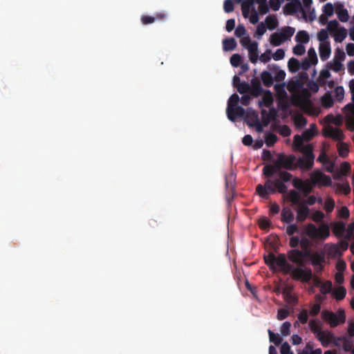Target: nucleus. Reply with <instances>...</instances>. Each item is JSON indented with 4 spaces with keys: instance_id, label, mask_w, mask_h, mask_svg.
<instances>
[{
    "instance_id": "nucleus-1",
    "label": "nucleus",
    "mask_w": 354,
    "mask_h": 354,
    "mask_svg": "<svg viewBox=\"0 0 354 354\" xmlns=\"http://www.w3.org/2000/svg\"><path fill=\"white\" fill-rule=\"evenodd\" d=\"M277 266L280 270L290 274L295 280L308 282L312 279L313 274L310 268H295L293 265L288 263L285 254L281 253L276 257L275 268Z\"/></svg>"
},
{
    "instance_id": "nucleus-2",
    "label": "nucleus",
    "mask_w": 354,
    "mask_h": 354,
    "mask_svg": "<svg viewBox=\"0 0 354 354\" xmlns=\"http://www.w3.org/2000/svg\"><path fill=\"white\" fill-rule=\"evenodd\" d=\"M303 156L297 159V167L302 170L309 171L312 169L314 165L315 155L313 153V147L311 145H306V147L302 152Z\"/></svg>"
},
{
    "instance_id": "nucleus-3",
    "label": "nucleus",
    "mask_w": 354,
    "mask_h": 354,
    "mask_svg": "<svg viewBox=\"0 0 354 354\" xmlns=\"http://www.w3.org/2000/svg\"><path fill=\"white\" fill-rule=\"evenodd\" d=\"M322 317L326 322H328L330 327H336L339 324L344 323L346 316L343 310L339 311L338 315L331 311L323 310Z\"/></svg>"
},
{
    "instance_id": "nucleus-4",
    "label": "nucleus",
    "mask_w": 354,
    "mask_h": 354,
    "mask_svg": "<svg viewBox=\"0 0 354 354\" xmlns=\"http://www.w3.org/2000/svg\"><path fill=\"white\" fill-rule=\"evenodd\" d=\"M256 192L262 198L268 199L270 194L276 193V187L273 185L272 180H266L264 185L261 184L257 185Z\"/></svg>"
},
{
    "instance_id": "nucleus-5",
    "label": "nucleus",
    "mask_w": 354,
    "mask_h": 354,
    "mask_svg": "<svg viewBox=\"0 0 354 354\" xmlns=\"http://www.w3.org/2000/svg\"><path fill=\"white\" fill-rule=\"evenodd\" d=\"M310 180L315 186H330L332 183L330 176L319 170H315L310 174Z\"/></svg>"
},
{
    "instance_id": "nucleus-6",
    "label": "nucleus",
    "mask_w": 354,
    "mask_h": 354,
    "mask_svg": "<svg viewBox=\"0 0 354 354\" xmlns=\"http://www.w3.org/2000/svg\"><path fill=\"white\" fill-rule=\"evenodd\" d=\"M278 157L283 169L292 171L298 167L297 160L295 155L287 156L284 153H279Z\"/></svg>"
},
{
    "instance_id": "nucleus-7",
    "label": "nucleus",
    "mask_w": 354,
    "mask_h": 354,
    "mask_svg": "<svg viewBox=\"0 0 354 354\" xmlns=\"http://www.w3.org/2000/svg\"><path fill=\"white\" fill-rule=\"evenodd\" d=\"M310 261L317 272H322L326 263L325 252L322 250L313 252Z\"/></svg>"
},
{
    "instance_id": "nucleus-8",
    "label": "nucleus",
    "mask_w": 354,
    "mask_h": 354,
    "mask_svg": "<svg viewBox=\"0 0 354 354\" xmlns=\"http://www.w3.org/2000/svg\"><path fill=\"white\" fill-rule=\"evenodd\" d=\"M287 257L291 262L297 266V268H302V267H304L306 263V261H304L303 259L302 251L298 249H292L289 250L287 253Z\"/></svg>"
},
{
    "instance_id": "nucleus-9",
    "label": "nucleus",
    "mask_w": 354,
    "mask_h": 354,
    "mask_svg": "<svg viewBox=\"0 0 354 354\" xmlns=\"http://www.w3.org/2000/svg\"><path fill=\"white\" fill-rule=\"evenodd\" d=\"M324 134L326 137L337 141H342L344 138L343 131L340 129L332 126L326 127L324 129Z\"/></svg>"
},
{
    "instance_id": "nucleus-10",
    "label": "nucleus",
    "mask_w": 354,
    "mask_h": 354,
    "mask_svg": "<svg viewBox=\"0 0 354 354\" xmlns=\"http://www.w3.org/2000/svg\"><path fill=\"white\" fill-rule=\"evenodd\" d=\"M226 113L230 121H235L237 118H242L245 114V109L240 106L227 108Z\"/></svg>"
},
{
    "instance_id": "nucleus-11",
    "label": "nucleus",
    "mask_w": 354,
    "mask_h": 354,
    "mask_svg": "<svg viewBox=\"0 0 354 354\" xmlns=\"http://www.w3.org/2000/svg\"><path fill=\"white\" fill-rule=\"evenodd\" d=\"M265 91L262 88L261 82L257 79H253L251 81V86L250 85L249 94L253 97H259Z\"/></svg>"
},
{
    "instance_id": "nucleus-12",
    "label": "nucleus",
    "mask_w": 354,
    "mask_h": 354,
    "mask_svg": "<svg viewBox=\"0 0 354 354\" xmlns=\"http://www.w3.org/2000/svg\"><path fill=\"white\" fill-rule=\"evenodd\" d=\"M301 8L300 0H292L284 6V12L288 15H294Z\"/></svg>"
},
{
    "instance_id": "nucleus-13",
    "label": "nucleus",
    "mask_w": 354,
    "mask_h": 354,
    "mask_svg": "<svg viewBox=\"0 0 354 354\" xmlns=\"http://www.w3.org/2000/svg\"><path fill=\"white\" fill-rule=\"evenodd\" d=\"M319 57L322 61L328 59L331 53V49L329 42L320 43L319 46Z\"/></svg>"
},
{
    "instance_id": "nucleus-14",
    "label": "nucleus",
    "mask_w": 354,
    "mask_h": 354,
    "mask_svg": "<svg viewBox=\"0 0 354 354\" xmlns=\"http://www.w3.org/2000/svg\"><path fill=\"white\" fill-rule=\"evenodd\" d=\"M248 55L250 62L252 64H256L258 57H259V52H258V43L257 41H252V44L248 46Z\"/></svg>"
},
{
    "instance_id": "nucleus-15",
    "label": "nucleus",
    "mask_w": 354,
    "mask_h": 354,
    "mask_svg": "<svg viewBox=\"0 0 354 354\" xmlns=\"http://www.w3.org/2000/svg\"><path fill=\"white\" fill-rule=\"evenodd\" d=\"M297 220L299 222L304 221L308 216L309 209L304 202L299 205V208L297 211Z\"/></svg>"
},
{
    "instance_id": "nucleus-16",
    "label": "nucleus",
    "mask_w": 354,
    "mask_h": 354,
    "mask_svg": "<svg viewBox=\"0 0 354 354\" xmlns=\"http://www.w3.org/2000/svg\"><path fill=\"white\" fill-rule=\"evenodd\" d=\"M308 326L310 330L315 336H320L322 334V323L319 319H310Z\"/></svg>"
},
{
    "instance_id": "nucleus-17",
    "label": "nucleus",
    "mask_w": 354,
    "mask_h": 354,
    "mask_svg": "<svg viewBox=\"0 0 354 354\" xmlns=\"http://www.w3.org/2000/svg\"><path fill=\"white\" fill-rule=\"evenodd\" d=\"M304 83L297 78L295 80H290L287 84V89L290 93H296L302 88Z\"/></svg>"
},
{
    "instance_id": "nucleus-18",
    "label": "nucleus",
    "mask_w": 354,
    "mask_h": 354,
    "mask_svg": "<svg viewBox=\"0 0 354 354\" xmlns=\"http://www.w3.org/2000/svg\"><path fill=\"white\" fill-rule=\"evenodd\" d=\"M315 337L324 346H327L334 338L333 334L328 330H322L320 336Z\"/></svg>"
},
{
    "instance_id": "nucleus-19",
    "label": "nucleus",
    "mask_w": 354,
    "mask_h": 354,
    "mask_svg": "<svg viewBox=\"0 0 354 354\" xmlns=\"http://www.w3.org/2000/svg\"><path fill=\"white\" fill-rule=\"evenodd\" d=\"M273 103V97L272 93L266 90L263 93L262 99L261 101H259V106H261L262 105L265 106L266 107H270Z\"/></svg>"
},
{
    "instance_id": "nucleus-20",
    "label": "nucleus",
    "mask_w": 354,
    "mask_h": 354,
    "mask_svg": "<svg viewBox=\"0 0 354 354\" xmlns=\"http://www.w3.org/2000/svg\"><path fill=\"white\" fill-rule=\"evenodd\" d=\"M254 4V0H244L241 5L242 14L244 18L249 17L250 9L252 10Z\"/></svg>"
},
{
    "instance_id": "nucleus-21",
    "label": "nucleus",
    "mask_w": 354,
    "mask_h": 354,
    "mask_svg": "<svg viewBox=\"0 0 354 354\" xmlns=\"http://www.w3.org/2000/svg\"><path fill=\"white\" fill-rule=\"evenodd\" d=\"M294 220V214L289 207H283L281 212V221L290 223Z\"/></svg>"
},
{
    "instance_id": "nucleus-22",
    "label": "nucleus",
    "mask_w": 354,
    "mask_h": 354,
    "mask_svg": "<svg viewBox=\"0 0 354 354\" xmlns=\"http://www.w3.org/2000/svg\"><path fill=\"white\" fill-rule=\"evenodd\" d=\"M261 79L263 84L266 87H270L273 84L274 77L272 74L267 71H264L261 73Z\"/></svg>"
},
{
    "instance_id": "nucleus-23",
    "label": "nucleus",
    "mask_w": 354,
    "mask_h": 354,
    "mask_svg": "<svg viewBox=\"0 0 354 354\" xmlns=\"http://www.w3.org/2000/svg\"><path fill=\"white\" fill-rule=\"evenodd\" d=\"M333 232L337 236H344L346 232V225L343 222H336L333 227Z\"/></svg>"
},
{
    "instance_id": "nucleus-24",
    "label": "nucleus",
    "mask_w": 354,
    "mask_h": 354,
    "mask_svg": "<svg viewBox=\"0 0 354 354\" xmlns=\"http://www.w3.org/2000/svg\"><path fill=\"white\" fill-rule=\"evenodd\" d=\"M236 46V42L233 37L226 38L223 40V48L224 51L233 50Z\"/></svg>"
},
{
    "instance_id": "nucleus-25",
    "label": "nucleus",
    "mask_w": 354,
    "mask_h": 354,
    "mask_svg": "<svg viewBox=\"0 0 354 354\" xmlns=\"http://www.w3.org/2000/svg\"><path fill=\"white\" fill-rule=\"evenodd\" d=\"M304 140L302 136H295L293 140L295 150L299 151L301 153L304 152V149L306 147V145H304Z\"/></svg>"
},
{
    "instance_id": "nucleus-26",
    "label": "nucleus",
    "mask_w": 354,
    "mask_h": 354,
    "mask_svg": "<svg viewBox=\"0 0 354 354\" xmlns=\"http://www.w3.org/2000/svg\"><path fill=\"white\" fill-rule=\"evenodd\" d=\"M287 198L293 205H299L301 203L300 194L295 189L289 191L287 194Z\"/></svg>"
},
{
    "instance_id": "nucleus-27",
    "label": "nucleus",
    "mask_w": 354,
    "mask_h": 354,
    "mask_svg": "<svg viewBox=\"0 0 354 354\" xmlns=\"http://www.w3.org/2000/svg\"><path fill=\"white\" fill-rule=\"evenodd\" d=\"M317 227L313 223L308 224L305 227V233L311 239H317Z\"/></svg>"
},
{
    "instance_id": "nucleus-28",
    "label": "nucleus",
    "mask_w": 354,
    "mask_h": 354,
    "mask_svg": "<svg viewBox=\"0 0 354 354\" xmlns=\"http://www.w3.org/2000/svg\"><path fill=\"white\" fill-rule=\"evenodd\" d=\"M295 32V28L290 26H286L283 28L279 34L282 36L285 41L290 39Z\"/></svg>"
},
{
    "instance_id": "nucleus-29",
    "label": "nucleus",
    "mask_w": 354,
    "mask_h": 354,
    "mask_svg": "<svg viewBox=\"0 0 354 354\" xmlns=\"http://www.w3.org/2000/svg\"><path fill=\"white\" fill-rule=\"evenodd\" d=\"M329 68L326 67V68H323L319 73V76L317 79V82L321 85H325L326 82L325 80L330 77V73L329 71Z\"/></svg>"
},
{
    "instance_id": "nucleus-30",
    "label": "nucleus",
    "mask_w": 354,
    "mask_h": 354,
    "mask_svg": "<svg viewBox=\"0 0 354 354\" xmlns=\"http://www.w3.org/2000/svg\"><path fill=\"white\" fill-rule=\"evenodd\" d=\"M309 39V35L305 30L298 31L295 37L296 41L301 44H307Z\"/></svg>"
},
{
    "instance_id": "nucleus-31",
    "label": "nucleus",
    "mask_w": 354,
    "mask_h": 354,
    "mask_svg": "<svg viewBox=\"0 0 354 354\" xmlns=\"http://www.w3.org/2000/svg\"><path fill=\"white\" fill-rule=\"evenodd\" d=\"M346 295V290L343 286H339L333 291V295L336 300H342Z\"/></svg>"
},
{
    "instance_id": "nucleus-32",
    "label": "nucleus",
    "mask_w": 354,
    "mask_h": 354,
    "mask_svg": "<svg viewBox=\"0 0 354 354\" xmlns=\"http://www.w3.org/2000/svg\"><path fill=\"white\" fill-rule=\"evenodd\" d=\"M285 40L279 32H274L270 35V42L274 46H280Z\"/></svg>"
},
{
    "instance_id": "nucleus-33",
    "label": "nucleus",
    "mask_w": 354,
    "mask_h": 354,
    "mask_svg": "<svg viewBox=\"0 0 354 354\" xmlns=\"http://www.w3.org/2000/svg\"><path fill=\"white\" fill-rule=\"evenodd\" d=\"M288 67L290 72L296 73L300 69V62L295 57H292L288 62Z\"/></svg>"
},
{
    "instance_id": "nucleus-34",
    "label": "nucleus",
    "mask_w": 354,
    "mask_h": 354,
    "mask_svg": "<svg viewBox=\"0 0 354 354\" xmlns=\"http://www.w3.org/2000/svg\"><path fill=\"white\" fill-rule=\"evenodd\" d=\"M274 72V80L277 82L283 81L286 77V73L284 71L279 69V67L277 65H273L272 68Z\"/></svg>"
},
{
    "instance_id": "nucleus-35",
    "label": "nucleus",
    "mask_w": 354,
    "mask_h": 354,
    "mask_svg": "<svg viewBox=\"0 0 354 354\" xmlns=\"http://www.w3.org/2000/svg\"><path fill=\"white\" fill-rule=\"evenodd\" d=\"M339 156L342 158H346L348 155V145L342 142H339L337 145Z\"/></svg>"
},
{
    "instance_id": "nucleus-36",
    "label": "nucleus",
    "mask_w": 354,
    "mask_h": 354,
    "mask_svg": "<svg viewBox=\"0 0 354 354\" xmlns=\"http://www.w3.org/2000/svg\"><path fill=\"white\" fill-rule=\"evenodd\" d=\"M274 88L279 98L283 99L287 97V93L285 90V83L277 84L274 85Z\"/></svg>"
},
{
    "instance_id": "nucleus-37",
    "label": "nucleus",
    "mask_w": 354,
    "mask_h": 354,
    "mask_svg": "<svg viewBox=\"0 0 354 354\" xmlns=\"http://www.w3.org/2000/svg\"><path fill=\"white\" fill-rule=\"evenodd\" d=\"M266 28L270 30L275 29L278 26V20L274 15H268L266 19Z\"/></svg>"
},
{
    "instance_id": "nucleus-38",
    "label": "nucleus",
    "mask_w": 354,
    "mask_h": 354,
    "mask_svg": "<svg viewBox=\"0 0 354 354\" xmlns=\"http://www.w3.org/2000/svg\"><path fill=\"white\" fill-rule=\"evenodd\" d=\"M245 120L249 126L250 124H255L259 121L258 114L254 111H249L245 115Z\"/></svg>"
},
{
    "instance_id": "nucleus-39",
    "label": "nucleus",
    "mask_w": 354,
    "mask_h": 354,
    "mask_svg": "<svg viewBox=\"0 0 354 354\" xmlns=\"http://www.w3.org/2000/svg\"><path fill=\"white\" fill-rule=\"evenodd\" d=\"M264 261L266 264L270 267V270H275L276 257L272 252H270L267 256H265Z\"/></svg>"
},
{
    "instance_id": "nucleus-40",
    "label": "nucleus",
    "mask_w": 354,
    "mask_h": 354,
    "mask_svg": "<svg viewBox=\"0 0 354 354\" xmlns=\"http://www.w3.org/2000/svg\"><path fill=\"white\" fill-rule=\"evenodd\" d=\"M317 230V239H326L330 235L329 228L326 225H321Z\"/></svg>"
},
{
    "instance_id": "nucleus-41",
    "label": "nucleus",
    "mask_w": 354,
    "mask_h": 354,
    "mask_svg": "<svg viewBox=\"0 0 354 354\" xmlns=\"http://www.w3.org/2000/svg\"><path fill=\"white\" fill-rule=\"evenodd\" d=\"M326 67L329 68L330 69H332L333 71L336 73L341 71L344 68L342 62L334 59L333 60V62H328L326 64Z\"/></svg>"
},
{
    "instance_id": "nucleus-42",
    "label": "nucleus",
    "mask_w": 354,
    "mask_h": 354,
    "mask_svg": "<svg viewBox=\"0 0 354 354\" xmlns=\"http://www.w3.org/2000/svg\"><path fill=\"white\" fill-rule=\"evenodd\" d=\"M277 141V136L272 133H267L265 135V142L268 147H272Z\"/></svg>"
},
{
    "instance_id": "nucleus-43",
    "label": "nucleus",
    "mask_w": 354,
    "mask_h": 354,
    "mask_svg": "<svg viewBox=\"0 0 354 354\" xmlns=\"http://www.w3.org/2000/svg\"><path fill=\"white\" fill-rule=\"evenodd\" d=\"M336 32H337L334 36V39L336 42L340 43L346 37L347 31L344 28L342 27L339 28V30H337Z\"/></svg>"
},
{
    "instance_id": "nucleus-44",
    "label": "nucleus",
    "mask_w": 354,
    "mask_h": 354,
    "mask_svg": "<svg viewBox=\"0 0 354 354\" xmlns=\"http://www.w3.org/2000/svg\"><path fill=\"white\" fill-rule=\"evenodd\" d=\"M315 187L312 183V181L306 180L304 181V186L301 187V191L303 192L304 196H307L310 193L312 192L313 187Z\"/></svg>"
},
{
    "instance_id": "nucleus-45",
    "label": "nucleus",
    "mask_w": 354,
    "mask_h": 354,
    "mask_svg": "<svg viewBox=\"0 0 354 354\" xmlns=\"http://www.w3.org/2000/svg\"><path fill=\"white\" fill-rule=\"evenodd\" d=\"M268 335L270 342H272L277 346L281 344L283 339L280 337L279 334H276L271 330H268Z\"/></svg>"
},
{
    "instance_id": "nucleus-46",
    "label": "nucleus",
    "mask_w": 354,
    "mask_h": 354,
    "mask_svg": "<svg viewBox=\"0 0 354 354\" xmlns=\"http://www.w3.org/2000/svg\"><path fill=\"white\" fill-rule=\"evenodd\" d=\"M333 284L330 281H326L320 285V292L323 295H326L332 291Z\"/></svg>"
},
{
    "instance_id": "nucleus-47",
    "label": "nucleus",
    "mask_w": 354,
    "mask_h": 354,
    "mask_svg": "<svg viewBox=\"0 0 354 354\" xmlns=\"http://www.w3.org/2000/svg\"><path fill=\"white\" fill-rule=\"evenodd\" d=\"M322 103L325 108H330L333 105L334 101L332 96L326 93L322 97Z\"/></svg>"
},
{
    "instance_id": "nucleus-48",
    "label": "nucleus",
    "mask_w": 354,
    "mask_h": 354,
    "mask_svg": "<svg viewBox=\"0 0 354 354\" xmlns=\"http://www.w3.org/2000/svg\"><path fill=\"white\" fill-rule=\"evenodd\" d=\"M328 254L334 258L339 257L342 254L340 249L335 245H332L329 247Z\"/></svg>"
},
{
    "instance_id": "nucleus-49",
    "label": "nucleus",
    "mask_w": 354,
    "mask_h": 354,
    "mask_svg": "<svg viewBox=\"0 0 354 354\" xmlns=\"http://www.w3.org/2000/svg\"><path fill=\"white\" fill-rule=\"evenodd\" d=\"M308 310L302 309L297 316L299 322L302 324H306L308 319Z\"/></svg>"
},
{
    "instance_id": "nucleus-50",
    "label": "nucleus",
    "mask_w": 354,
    "mask_h": 354,
    "mask_svg": "<svg viewBox=\"0 0 354 354\" xmlns=\"http://www.w3.org/2000/svg\"><path fill=\"white\" fill-rule=\"evenodd\" d=\"M236 88H237V91L241 94L249 93L250 84L245 82L239 84Z\"/></svg>"
},
{
    "instance_id": "nucleus-51",
    "label": "nucleus",
    "mask_w": 354,
    "mask_h": 354,
    "mask_svg": "<svg viewBox=\"0 0 354 354\" xmlns=\"http://www.w3.org/2000/svg\"><path fill=\"white\" fill-rule=\"evenodd\" d=\"M290 327H291L290 322H283L282 324V325L281 326V329H280L281 335L285 337L289 335L290 334Z\"/></svg>"
},
{
    "instance_id": "nucleus-52",
    "label": "nucleus",
    "mask_w": 354,
    "mask_h": 354,
    "mask_svg": "<svg viewBox=\"0 0 354 354\" xmlns=\"http://www.w3.org/2000/svg\"><path fill=\"white\" fill-rule=\"evenodd\" d=\"M241 62L242 57L239 54H234L230 57V64L234 67L239 66Z\"/></svg>"
},
{
    "instance_id": "nucleus-53",
    "label": "nucleus",
    "mask_w": 354,
    "mask_h": 354,
    "mask_svg": "<svg viewBox=\"0 0 354 354\" xmlns=\"http://www.w3.org/2000/svg\"><path fill=\"white\" fill-rule=\"evenodd\" d=\"M263 123L264 126H267L272 119H274V115L272 113H268L266 110L261 111Z\"/></svg>"
},
{
    "instance_id": "nucleus-54",
    "label": "nucleus",
    "mask_w": 354,
    "mask_h": 354,
    "mask_svg": "<svg viewBox=\"0 0 354 354\" xmlns=\"http://www.w3.org/2000/svg\"><path fill=\"white\" fill-rule=\"evenodd\" d=\"M239 101V95L236 93L232 94L228 100L227 108L238 106L237 104H238Z\"/></svg>"
},
{
    "instance_id": "nucleus-55",
    "label": "nucleus",
    "mask_w": 354,
    "mask_h": 354,
    "mask_svg": "<svg viewBox=\"0 0 354 354\" xmlns=\"http://www.w3.org/2000/svg\"><path fill=\"white\" fill-rule=\"evenodd\" d=\"M335 207V201L330 198H326L324 203V209L327 213L331 212Z\"/></svg>"
},
{
    "instance_id": "nucleus-56",
    "label": "nucleus",
    "mask_w": 354,
    "mask_h": 354,
    "mask_svg": "<svg viewBox=\"0 0 354 354\" xmlns=\"http://www.w3.org/2000/svg\"><path fill=\"white\" fill-rule=\"evenodd\" d=\"M351 167L350 164L347 162H344L340 165L339 174L342 176H346L351 171Z\"/></svg>"
},
{
    "instance_id": "nucleus-57",
    "label": "nucleus",
    "mask_w": 354,
    "mask_h": 354,
    "mask_svg": "<svg viewBox=\"0 0 354 354\" xmlns=\"http://www.w3.org/2000/svg\"><path fill=\"white\" fill-rule=\"evenodd\" d=\"M328 38V34L326 30L321 29L317 33V39L321 42H327L326 40Z\"/></svg>"
},
{
    "instance_id": "nucleus-58",
    "label": "nucleus",
    "mask_w": 354,
    "mask_h": 354,
    "mask_svg": "<svg viewBox=\"0 0 354 354\" xmlns=\"http://www.w3.org/2000/svg\"><path fill=\"white\" fill-rule=\"evenodd\" d=\"M308 59L312 61V63L315 65L318 62V59L315 50L313 48H309L308 51Z\"/></svg>"
},
{
    "instance_id": "nucleus-59",
    "label": "nucleus",
    "mask_w": 354,
    "mask_h": 354,
    "mask_svg": "<svg viewBox=\"0 0 354 354\" xmlns=\"http://www.w3.org/2000/svg\"><path fill=\"white\" fill-rule=\"evenodd\" d=\"M278 176L283 183L289 182L292 178V175L286 171H280Z\"/></svg>"
},
{
    "instance_id": "nucleus-60",
    "label": "nucleus",
    "mask_w": 354,
    "mask_h": 354,
    "mask_svg": "<svg viewBox=\"0 0 354 354\" xmlns=\"http://www.w3.org/2000/svg\"><path fill=\"white\" fill-rule=\"evenodd\" d=\"M323 12L326 17H330L334 13V8L331 3H327L324 5Z\"/></svg>"
},
{
    "instance_id": "nucleus-61",
    "label": "nucleus",
    "mask_w": 354,
    "mask_h": 354,
    "mask_svg": "<svg viewBox=\"0 0 354 354\" xmlns=\"http://www.w3.org/2000/svg\"><path fill=\"white\" fill-rule=\"evenodd\" d=\"M275 174V170L272 165H266L263 168V174L266 177H272Z\"/></svg>"
},
{
    "instance_id": "nucleus-62",
    "label": "nucleus",
    "mask_w": 354,
    "mask_h": 354,
    "mask_svg": "<svg viewBox=\"0 0 354 354\" xmlns=\"http://www.w3.org/2000/svg\"><path fill=\"white\" fill-rule=\"evenodd\" d=\"M266 26L264 24V23L261 22L257 27L256 30V35L258 37V38H260L262 35H264V33L266 31Z\"/></svg>"
},
{
    "instance_id": "nucleus-63",
    "label": "nucleus",
    "mask_w": 354,
    "mask_h": 354,
    "mask_svg": "<svg viewBox=\"0 0 354 354\" xmlns=\"http://www.w3.org/2000/svg\"><path fill=\"white\" fill-rule=\"evenodd\" d=\"M320 310H321V304L316 303L311 306L310 310L308 312V313L311 316H317L319 314V313L320 312Z\"/></svg>"
},
{
    "instance_id": "nucleus-64",
    "label": "nucleus",
    "mask_w": 354,
    "mask_h": 354,
    "mask_svg": "<svg viewBox=\"0 0 354 354\" xmlns=\"http://www.w3.org/2000/svg\"><path fill=\"white\" fill-rule=\"evenodd\" d=\"M281 354H294L291 350L289 344L287 342H283L280 348Z\"/></svg>"
}]
</instances>
